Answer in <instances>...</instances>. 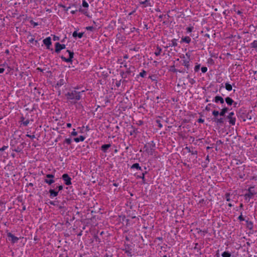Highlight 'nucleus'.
<instances>
[{"instance_id": "nucleus-32", "label": "nucleus", "mask_w": 257, "mask_h": 257, "mask_svg": "<svg viewBox=\"0 0 257 257\" xmlns=\"http://www.w3.org/2000/svg\"><path fill=\"white\" fill-rule=\"evenodd\" d=\"M64 142L68 145H70L72 142V140L70 138H67L65 140Z\"/></svg>"}, {"instance_id": "nucleus-59", "label": "nucleus", "mask_w": 257, "mask_h": 257, "mask_svg": "<svg viewBox=\"0 0 257 257\" xmlns=\"http://www.w3.org/2000/svg\"><path fill=\"white\" fill-rule=\"evenodd\" d=\"M186 71V70L185 69H183V70H178V72H180V73H184ZM187 72H188L187 71H186Z\"/></svg>"}, {"instance_id": "nucleus-3", "label": "nucleus", "mask_w": 257, "mask_h": 257, "mask_svg": "<svg viewBox=\"0 0 257 257\" xmlns=\"http://www.w3.org/2000/svg\"><path fill=\"white\" fill-rule=\"evenodd\" d=\"M59 80L57 82V85L58 86H61L64 84H66L67 81V77L65 73H61L59 75Z\"/></svg>"}, {"instance_id": "nucleus-28", "label": "nucleus", "mask_w": 257, "mask_h": 257, "mask_svg": "<svg viewBox=\"0 0 257 257\" xmlns=\"http://www.w3.org/2000/svg\"><path fill=\"white\" fill-rule=\"evenodd\" d=\"M140 4H142V5H146V7L147 6H150L151 5H150V3H149V1L148 0H144V1H142V2H140Z\"/></svg>"}, {"instance_id": "nucleus-24", "label": "nucleus", "mask_w": 257, "mask_h": 257, "mask_svg": "<svg viewBox=\"0 0 257 257\" xmlns=\"http://www.w3.org/2000/svg\"><path fill=\"white\" fill-rule=\"evenodd\" d=\"M162 49L159 46H158L157 47V50L155 52V54L156 56H158L160 55Z\"/></svg>"}, {"instance_id": "nucleus-61", "label": "nucleus", "mask_w": 257, "mask_h": 257, "mask_svg": "<svg viewBox=\"0 0 257 257\" xmlns=\"http://www.w3.org/2000/svg\"><path fill=\"white\" fill-rule=\"evenodd\" d=\"M50 204L52 205H54V206L57 205V204H56V202L55 201H50Z\"/></svg>"}, {"instance_id": "nucleus-62", "label": "nucleus", "mask_w": 257, "mask_h": 257, "mask_svg": "<svg viewBox=\"0 0 257 257\" xmlns=\"http://www.w3.org/2000/svg\"><path fill=\"white\" fill-rule=\"evenodd\" d=\"M223 143L221 141V140H218L217 142H216V145H220V144H222Z\"/></svg>"}, {"instance_id": "nucleus-37", "label": "nucleus", "mask_w": 257, "mask_h": 257, "mask_svg": "<svg viewBox=\"0 0 257 257\" xmlns=\"http://www.w3.org/2000/svg\"><path fill=\"white\" fill-rule=\"evenodd\" d=\"M30 22L31 25H33L34 27H36L38 25V24L36 22H35L33 20H31Z\"/></svg>"}, {"instance_id": "nucleus-58", "label": "nucleus", "mask_w": 257, "mask_h": 257, "mask_svg": "<svg viewBox=\"0 0 257 257\" xmlns=\"http://www.w3.org/2000/svg\"><path fill=\"white\" fill-rule=\"evenodd\" d=\"M59 40V37H57V36H54V37H53V40L54 41H58Z\"/></svg>"}, {"instance_id": "nucleus-20", "label": "nucleus", "mask_w": 257, "mask_h": 257, "mask_svg": "<svg viewBox=\"0 0 257 257\" xmlns=\"http://www.w3.org/2000/svg\"><path fill=\"white\" fill-rule=\"evenodd\" d=\"M181 42H185L186 43L189 44L191 42V39L188 36H186L185 37H182L181 39Z\"/></svg>"}, {"instance_id": "nucleus-9", "label": "nucleus", "mask_w": 257, "mask_h": 257, "mask_svg": "<svg viewBox=\"0 0 257 257\" xmlns=\"http://www.w3.org/2000/svg\"><path fill=\"white\" fill-rule=\"evenodd\" d=\"M66 48V46L65 44H61L57 42L55 44V52L57 53H59L61 50L62 49H64Z\"/></svg>"}, {"instance_id": "nucleus-30", "label": "nucleus", "mask_w": 257, "mask_h": 257, "mask_svg": "<svg viewBox=\"0 0 257 257\" xmlns=\"http://www.w3.org/2000/svg\"><path fill=\"white\" fill-rule=\"evenodd\" d=\"M212 114L214 116V117H217L218 116V115H219V112L217 110H214L212 112Z\"/></svg>"}, {"instance_id": "nucleus-18", "label": "nucleus", "mask_w": 257, "mask_h": 257, "mask_svg": "<svg viewBox=\"0 0 257 257\" xmlns=\"http://www.w3.org/2000/svg\"><path fill=\"white\" fill-rule=\"evenodd\" d=\"M225 102L228 105H231L233 104L234 101L229 97H227L225 99Z\"/></svg>"}, {"instance_id": "nucleus-64", "label": "nucleus", "mask_w": 257, "mask_h": 257, "mask_svg": "<svg viewBox=\"0 0 257 257\" xmlns=\"http://www.w3.org/2000/svg\"><path fill=\"white\" fill-rule=\"evenodd\" d=\"M25 118L23 116L21 117V121L23 123L24 121H25Z\"/></svg>"}, {"instance_id": "nucleus-36", "label": "nucleus", "mask_w": 257, "mask_h": 257, "mask_svg": "<svg viewBox=\"0 0 257 257\" xmlns=\"http://www.w3.org/2000/svg\"><path fill=\"white\" fill-rule=\"evenodd\" d=\"M156 123L158 124L159 127L161 128L162 127V124L161 123V121L159 119H157L156 120Z\"/></svg>"}, {"instance_id": "nucleus-35", "label": "nucleus", "mask_w": 257, "mask_h": 257, "mask_svg": "<svg viewBox=\"0 0 257 257\" xmlns=\"http://www.w3.org/2000/svg\"><path fill=\"white\" fill-rule=\"evenodd\" d=\"M193 28H194L193 26H190V27L187 28V29H186L187 32L188 33L191 32L193 31Z\"/></svg>"}, {"instance_id": "nucleus-19", "label": "nucleus", "mask_w": 257, "mask_h": 257, "mask_svg": "<svg viewBox=\"0 0 257 257\" xmlns=\"http://www.w3.org/2000/svg\"><path fill=\"white\" fill-rule=\"evenodd\" d=\"M131 169H136L137 170H140L141 171H143V170L142 169V168L140 166L139 164L138 163H135L131 166Z\"/></svg>"}, {"instance_id": "nucleus-23", "label": "nucleus", "mask_w": 257, "mask_h": 257, "mask_svg": "<svg viewBox=\"0 0 257 257\" xmlns=\"http://www.w3.org/2000/svg\"><path fill=\"white\" fill-rule=\"evenodd\" d=\"M78 11L81 12L82 14L85 15V16H88L87 10L82 9L81 6H80Z\"/></svg>"}, {"instance_id": "nucleus-1", "label": "nucleus", "mask_w": 257, "mask_h": 257, "mask_svg": "<svg viewBox=\"0 0 257 257\" xmlns=\"http://www.w3.org/2000/svg\"><path fill=\"white\" fill-rule=\"evenodd\" d=\"M84 91L81 92H78L75 90H71L65 94L67 99L71 101L72 103H76L77 101L80 99L81 93L83 92Z\"/></svg>"}, {"instance_id": "nucleus-13", "label": "nucleus", "mask_w": 257, "mask_h": 257, "mask_svg": "<svg viewBox=\"0 0 257 257\" xmlns=\"http://www.w3.org/2000/svg\"><path fill=\"white\" fill-rule=\"evenodd\" d=\"M186 56H187L188 57V60H184L183 61V63H182V64L186 67V68H187V70H189V68H190V65H189V57H190V55H188V54L187 53L186 54Z\"/></svg>"}, {"instance_id": "nucleus-57", "label": "nucleus", "mask_w": 257, "mask_h": 257, "mask_svg": "<svg viewBox=\"0 0 257 257\" xmlns=\"http://www.w3.org/2000/svg\"><path fill=\"white\" fill-rule=\"evenodd\" d=\"M26 136H27V137H29V138H30L31 139H34V138H35V135H28V134Z\"/></svg>"}, {"instance_id": "nucleus-27", "label": "nucleus", "mask_w": 257, "mask_h": 257, "mask_svg": "<svg viewBox=\"0 0 257 257\" xmlns=\"http://www.w3.org/2000/svg\"><path fill=\"white\" fill-rule=\"evenodd\" d=\"M177 40L175 39H173L171 41V44H170L169 46L176 47L177 46Z\"/></svg>"}, {"instance_id": "nucleus-12", "label": "nucleus", "mask_w": 257, "mask_h": 257, "mask_svg": "<svg viewBox=\"0 0 257 257\" xmlns=\"http://www.w3.org/2000/svg\"><path fill=\"white\" fill-rule=\"evenodd\" d=\"M213 100L215 103L220 102L222 104L224 103V99L220 96H216Z\"/></svg>"}, {"instance_id": "nucleus-29", "label": "nucleus", "mask_w": 257, "mask_h": 257, "mask_svg": "<svg viewBox=\"0 0 257 257\" xmlns=\"http://www.w3.org/2000/svg\"><path fill=\"white\" fill-rule=\"evenodd\" d=\"M222 257H230L231 254L227 251H224L222 253Z\"/></svg>"}, {"instance_id": "nucleus-39", "label": "nucleus", "mask_w": 257, "mask_h": 257, "mask_svg": "<svg viewBox=\"0 0 257 257\" xmlns=\"http://www.w3.org/2000/svg\"><path fill=\"white\" fill-rule=\"evenodd\" d=\"M46 179H48V178L52 179V178H54V176L52 174H47L46 176Z\"/></svg>"}, {"instance_id": "nucleus-52", "label": "nucleus", "mask_w": 257, "mask_h": 257, "mask_svg": "<svg viewBox=\"0 0 257 257\" xmlns=\"http://www.w3.org/2000/svg\"><path fill=\"white\" fill-rule=\"evenodd\" d=\"M86 29L87 30L92 31V30L94 29V28H93L92 26H89V27H87L86 28Z\"/></svg>"}, {"instance_id": "nucleus-54", "label": "nucleus", "mask_w": 257, "mask_h": 257, "mask_svg": "<svg viewBox=\"0 0 257 257\" xmlns=\"http://www.w3.org/2000/svg\"><path fill=\"white\" fill-rule=\"evenodd\" d=\"M125 253H127V255H128V256H132V252H131L130 251L127 250H126L125 251Z\"/></svg>"}, {"instance_id": "nucleus-44", "label": "nucleus", "mask_w": 257, "mask_h": 257, "mask_svg": "<svg viewBox=\"0 0 257 257\" xmlns=\"http://www.w3.org/2000/svg\"><path fill=\"white\" fill-rule=\"evenodd\" d=\"M189 81L191 85H193L195 83V80L193 78H189Z\"/></svg>"}, {"instance_id": "nucleus-5", "label": "nucleus", "mask_w": 257, "mask_h": 257, "mask_svg": "<svg viewBox=\"0 0 257 257\" xmlns=\"http://www.w3.org/2000/svg\"><path fill=\"white\" fill-rule=\"evenodd\" d=\"M67 52L69 53V58H66L63 56H61L60 57L61 59L66 62H71L72 61V58H73L74 53L70 50H67Z\"/></svg>"}, {"instance_id": "nucleus-34", "label": "nucleus", "mask_w": 257, "mask_h": 257, "mask_svg": "<svg viewBox=\"0 0 257 257\" xmlns=\"http://www.w3.org/2000/svg\"><path fill=\"white\" fill-rule=\"evenodd\" d=\"M225 198L227 201H230V194L229 193H226L225 194Z\"/></svg>"}, {"instance_id": "nucleus-7", "label": "nucleus", "mask_w": 257, "mask_h": 257, "mask_svg": "<svg viewBox=\"0 0 257 257\" xmlns=\"http://www.w3.org/2000/svg\"><path fill=\"white\" fill-rule=\"evenodd\" d=\"M43 43L46 45L47 49L53 51V48H50V46L52 44L51 39L50 37L46 38L43 40Z\"/></svg>"}, {"instance_id": "nucleus-56", "label": "nucleus", "mask_w": 257, "mask_h": 257, "mask_svg": "<svg viewBox=\"0 0 257 257\" xmlns=\"http://www.w3.org/2000/svg\"><path fill=\"white\" fill-rule=\"evenodd\" d=\"M238 219L240 220V221H243L244 220V218L243 217L242 215H240V216H239L238 217Z\"/></svg>"}, {"instance_id": "nucleus-63", "label": "nucleus", "mask_w": 257, "mask_h": 257, "mask_svg": "<svg viewBox=\"0 0 257 257\" xmlns=\"http://www.w3.org/2000/svg\"><path fill=\"white\" fill-rule=\"evenodd\" d=\"M5 71V69L3 68H0V73H2Z\"/></svg>"}, {"instance_id": "nucleus-15", "label": "nucleus", "mask_w": 257, "mask_h": 257, "mask_svg": "<svg viewBox=\"0 0 257 257\" xmlns=\"http://www.w3.org/2000/svg\"><path fill=\"white\" fill-rule=\"evenodd\" d=\"M50 197L51 198L56 197L58 194V191H55L54 189L49 190Z\"/></svg>"}, {"instance_id": "nucleus-2", "label": "nucleus", "mask_w": 257, "mask_h": 257, "mask_svg": "<svg viewBox=\"0 0 257 257\" xmlns=\"http://www.w3.org/2000/svg\"><path fill=\"white\" fill-rule=\"evenodd\" d=\"M155 147V144L153 141L150 143H148L145 145L144 147V151L150 155H153L155 151L154 148Z\"/></svg>"}, {"instance_id": "nucleus-38", "label": "nucleus", "mask_w": 257, "mask_h": 257, "mask_svg": "<svg viewBox=\"0 0 257 257\" xmlns=\"http://www.w3.org/2000/svg\"><path fill=\"white\" fill-rule=\"evenodd\" d=\"M171 71H172L173 72H178V69H176L175 68L174 65L171 66V69H170Z\"/></svg>"}, {"instance_id": "nucleus-49", "label": "nucleus", "mask_w": 257, "mask_h": 257, "mask_svg": "<svg viewBox=\"0 0 257 257\" xmlns=\"http://www.w3.org/2000/svg\"><path fill=\"white\" fill-rule=\"evenodd\" d=\"M8 148V146H4L2 148H0V152L4 151Z\"/></svg>"}, {"instance_id": "nucleus-22", "label": "nucleus", "mask_w": 257, "mask_h": 257, "mask_svg": "<svg viewBox=\"0 0 257 257\" xmlns=\"http://www.w3.org/2000/svg\"><path fill=\"white\" fill-rule=\"evenodd\" d=\"M71 7L75 8V10L73 9V10L71 12V13L72 14H75L76 13V12L78 11V10L76 9V8H77L76 5L73 4L72 5ZM70 8H71V7H69L68 8H67L66 11H67L69 9H70Z\"/></svg>"}, {"instance_id": "nucleus-48", "label": "nucleus", "mask_w": 257, "mask_h": 257, "mask_svg": "<svg viewBox=\"0 0 257 257\" xmlns=\"http://www.w3.org/2000/svg\"><path fill=\"white\" fill-rule=\"evenodd\" d=\"M120 74L122 76V78H126L127 77V75L126 74H125L124 72H122L120 73Z\"/></svg>"}, {"instance_id": "nucleus-33", "label": "nucleus", "mask_w": 257, "mask_h": 257, "mask_svg": "<svg viewBox=\"0 0 257 257\" xmlns=\"http://www.w3.org/2000/svg\"><path fill=\"white\" fill-rule=\"evenodd\" d=\"M82 6L83 7H84V8H88V4L85 1V0H83V1H82Z\"/></svg>"}, {"instance_id": "nucleus-11", "label": "nucleus", "mask_w": 257, "mask_h": 257, "mask_svg": "<svg viewBox=\"0 0 257 257\" xmlns=\"http://www.w3.org/2000/svg\"><path fill=\"white\" fill-rule=\"evenodd\" d=\"M213 121H214L217 124H223L224 122L225 119L223 117H213L212 118Z\"/></svg>"}, {"instance_id": "nucleus-31", "label": "nucleus", "mask_w": 257, "mask_h": 257, "mask_svg": "<svg viewBox=\"0 0 257 257\" xmlns=\"http://www.w3.org/2000/svg\"><path fill=\"white\" fill-rule=\"evenodd\" d=\"M251 47L253 48H257V41L254 40L251 43Z\"/></svg>"}, {"instance_id": "nucleus-43", "label": "nucleus", "mask_w": 257, "mask_h": 257, "mask_svg": "<svg viewBox=\"0 0 257 257\" xmlns=\"http://www.w3.org/2000/svg\"><path fill=\"white\" fill-rule=\"evenodd\" d=\"M200 64L197 65L195 66L194 70L195 72H197L200 69Z\"/></svg>"}, {"instance_id": "nucleus-17", "label": "nucleus", "mask_w": 257, "mask_h": 257, "mask_svg": "<svg viewBox=\"0 0 257 257\" xmlns=\"http://www.w3.org/2000/svg\"><path fill=\"white\" fill-rule=\"evenodd\" d=\"M228 111V108L227 107H224L221 110V111L219 112V115L221 116H224L225 115V113Z\"/></svg>"}, {"instance_id": "nucleus-55", "label": "nucleus", "mask_w": 257, "mask_h": 257, "mask_svg": "<svg viewBox=\"0 0 257 257\" xmlns=\"http://www.w3.org/2000/svg\"><path fill=\"white\" fill-rule=\"evenodd\" d=\"M211 105V104H208L205 107V110L207 111H209L210 110L209 106Z\"/></svg>"}, {"instance_id": "nucleus-45", "label": "nucleus", "mask_w": 257, "mask_h": 257, "mask_svg": "<svg viewBox=\"0 0 257 257\" xmlns=\"http://www.w3.org/2000/svg\"><path fill=\"white\" fill-rule=\"evenodd\" d=\"M201 71L202 73H205L207 71V68L206 67H202L201 68Z\"/></svg>"}, {"instance_id": "nucleus-6", "label": "nucleus", "mask_w": 257, "mask_h": 257, "mask_svg": "<svg viewBox=\"0 0 257 257\" xmlns=\"http://www.w3.org/2000/svg\"><path fill=\"white\" fill-rule=\"evenodd\" d=\"M234 114L233 112H231L229 113V114L227 116L226 118L228 119L229 123L232 125H234L235 124L236 118L234 117H233V115Z\"/></svg>"}, {"instance_id": "nucleus-60", "label": "nucleus", "mask_w": 257, "mask_h": 257, "mask_svg": "<svg viewBox=\"0 0 257 257\" xmlns=\"http://www.w3.org/2000/svg\"><path fill=\"white\" fill-rule=\"evenodd\" d=\"M204 119H202V118H199V119H198V122L202 123V122H204Z\"/></svg>"}, {"instance_id": "nucleus-41", "label": "nucleus", "mask_w": 257, "mask_h": 257, "mask_svg": "<svg viewBox=\"0 0 257 257\" xmlns=\"http://www.w3.org/2000/svg\"><path fill=\"white\" fill-rule=\"evenodd\" d=\"M29 121H29V119H27V120H25V121H23V125H24V126H27V125H28V124H29Z\"/></svg>"}, {"instance_id": "nucleus-4", "label": "nucleus", "mask_w": 257, "mask_h": 257, "mask_svg": "<svg viewBox=\"0 0 257 257\" xmlns=\"http://www.w3.org/2000/svg\"><path fill=\"white\" fill-rule=\"evenodd\" d=\"M254 186L250 187L248 190V193H246L244 195V198L245 199H247V198H251L254 195L256 194L257 193L256 192H255L254 190Z\"/></svg>"}, {"instance_id": "nucleus-25", "label": "nucleus", "mask_w": 257, "mask_h": 257, "mask_svg": "<svg viewBox=\"0 0 257 257\" xmlns=\"http://www.w3.org/2000/svg\"><path fill=\"white\" fill-rule=\"evenodd\" d=\"M44 182L49 185H51L52 183H53L55 182V181L53 179V178L50 179H45Z\"/></svg>"}, {"instance_id": "nucleus-46", "label": "nucleus", "mask_w": 257, "mask_h": 257, "mask_svg": "<svg viewBox=\"0 0 257 257\" xmlns=\"http://www.w3.org/2000/svg\"><path fill=\"white\" fill-rule=\"evenodd\" d=\"M63 187L62 185H60V186H57L56 188V189H58V191L59 192V191H61L63 189Z\"/></svg>"}, {"instance_id": "nucleus-50", "label": "nucleus", "mask_w": 257, "mask_h": 257, "mask_svg": "<svg viewBox=\"0 0 257 257\" xmlns=\"http://www.w3.org/2000/svg\"><path fill=\"white\" fill-rule=\"evenodd\" d=\"M71 135L73 136H76L77 135V133L75 131V129H73V132L71 133Z\"/></svg>"}, {"instance_id": "nucleus-53", "label": "nucleus", "mask_w": 257, "mask_h": 257, "mask_svg": "<svg viewBox=\"0 0 257 257\" xmlns=\"http://www.w3.org/2000/svg\"><path fill=\"white\" fill-rule=\"evenodd\" d=\"M120 84H121V80H119V81H116L115 84H116V86L118 87L120 86Z\"/></svg>"}, {"instance_id": "nucleus-16", "label": "nucleus", "mask_w": 257, "mask_h": 257, "mask_svg": "<svg viewBox=\"0 0 257 257\" xmlns=\"http://www.w3.org/2000/svg\"><path fill=\"white\" fill-rule=\"evenodd\" d=\"M84 33H78L77 31H74L72 34V36L74 38H76L78 37L79 38H81L83 37Z\"/></svg>"}, {"instance_id": "nucleus-8", "label": "nucleus", "mask_w": 257, "mask_h": 257, "mask_svg": "<svg viewBox=\"0 0 257 257\" xmlns=\"http://www.w3.org/2000/svg\"><path fill=\"white\" fill-rule=\"evenodd\" d=\"M62 178L64 181L66 185H70L71 184V178L67 174H64L62 176Z\"/></svg>"}, {"instance_id": "nucleus-14", "label": "nucleus", "mask_w": 257, "mask_h": 257, "mask_svg": "<svg viewBox=\"0 0 257 257\" xmlns=\"http://www.w3.org/2000/svg\"><path fill=\"white\" fill-rule=\"evenodd\" d=\"M111 147V145L110 144L103 145L101 147V150L104 153H106L107 152L108 149Z\"/></svg>"}, {"instance_id": "nucleus-51", "label": "nucleus", "mask_w": 257, "mask_h": 257, "mask_svg": "<svg viewBox=\"0 0 257 257\" xmlns=\"http://www.w3.org/2000/svg\"><path fill=\"white\" fill-rule=\"evenodd\" d=\"M14 151L16 152H20L21 151V149L20 148V147H17V148L15 149L14 150Z\"/></svg>"}, {"instance_id": "nucleus-10", "label": "nucleus", "mask_w": 257, "mask_h": 257, "mask_svg": "<svg viewBox=\"0 0 257 257\" xmlns=\"http://www.w3.org/2000/svg\"><path fill=\"white\" fill-rule=\"evenodd\" d=\"M7 236L9 237V240H10L12 243H15L19 240V238L15 236L11 232L8 233Z\"/></svg>"}, {"instance_id": "nucleus-47", "label": "nucleus", "mask_w": 257, "mask_h": 257, "mask_svg": "<svg viewBox=\"0 0 257 257\" xmlns=\"http://www.w3.org/2000/svg\"><path fill=\"white\" fill-rule=\"evenodd\" d=\"M131 72H132V71L131 70V68H127L126 72L124 73L126 74L129 75L131 73Z\"/></svg>"}, {"instance_id": "nucleus-21", "label": "nucleus", "mask_w": 257, "mask_h": 257, "mask_svg": "<svg viewBox=\"0 0 257 257\" xmlns=\"http://www.w3.org/2000/svg\"><path fill=\"white\" fill-rule=\"evenodd\" d=\"M85 137L83 136H80L78 138H75L74 139V140L75 142L76 143H78L80 141L81 142H83L84 140H85Z\"/></svg>"}, {"instance_id": "nucleus-42", "label": "nucleus", "mask_w": 257, "mask_h": 257, "mask_svg": "<svg viewBox=\"0 0 257 257\" xmlns=\"http://www.w3.org/2000/svg\"><path fill=\"white\" fill-rule=\"evenodd\" d=\"M137 178H142V179L143 182L144 183H145V176H143V175H140V176H139V175H138V176H137Z\"/></svg>"}, {"instance_id": "nucleus-26", "label": "nucleus", "mask_w": 257, "mask_h": 257, "mask_svg": "<svg viewBox=\"0 0 257 257\" xmlns=\"http://www.w3.org/2000/svg\"><path fill=\"white\" fill-rule=\"evenodd\" d=\"M225 88L228 91H231L232 90V85L228 83H226L225 84Z\"/></svg>"}, {"instance_id": "nucleus-40", "label": "nucleus", "mask_w": 257, "mask_h": 257, "mask_svg": "<svg viewBox=\"0 0 257 257\" xmlns=\"http://www.w3.org/2000/svg\"><path fill=\"white\" fill-rule=\"evenodd\" d=\"M146 75V72L145 70H143L140 73V76L144 77Z\"/></svg>"}]
</instances>
